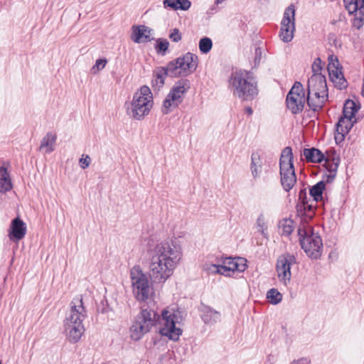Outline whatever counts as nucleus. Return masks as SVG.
Here are the masks:
<instances>
[{
    "instance_id": "4",
    "label": "nucleus",
    "mask_w": 364,
    "mask_h": 364,
    "mask_svg": "<svg viewBox=\"0 0 364 364\" xmlns=\"http://www.w3.org/2000/svg\"><path fill=\"white\" fill-rule=\"evenodd\" d=\"M229 88L242 100H252L258 94L257 82L250 72L237 70L229 78Z\"/></svg>"
},
{
    "instance_id": "41",
    "label": "nucleus",
    "mask_w": 364,
    "mask_h": 364,
    "mask_svg": "<svg viewBox=\"0 0 364 364\" xmlns=\"http://www.w3.org/2000/svg\"><path fill=\"white\" fill-rule=\"evenodd\" d=\"M280 173H287L294 170L293 161H279Z\"/></svg>"
},
{
    "instance_id": "37",
    "label": "nucleus",
    "mask_w": 364,
    "mask_h": 364,
    "mask_svg": "<svg viewBox=\"0 0 364 364\" xmlns=\"http://www.w3.org/2000/svg\"><path fill=\"white\" fill-rule=\"evenodd\" d=\"M281 228L282 230V235L289 236L293 232V221L291 220L285 219L281 222Z\"/></svg>"
},
{
    "instance_id": "17",
    "label": "nucleus",
    "mask_w": 364,
    "mask_h": 364,
    "mask_svg": "<svg viewBox=\"0 0 364 364\" xmlns=\"http://www.w3.org/2000/svg\"><path fill=\"white\" fill-rule=\"evenodd\" d=\"M303 155L309 163L320 164L326 159L325 154L315 147L305 148L303 150Z\"/></svg>"
},
{
    "instance_id": "46",
    "label": "nucleus",
    "mask_w": 364,
    "mask_h": 364,
    "mask_svg": "<svg viewBox=\"0 0 364 364\" xmlns=\"http://www.w3.org/2000/svg\"><path fill=\"white\" fill-rule=\"evenodd\" d=\"M312 72L314 73L313 75H322L321 70H322V66H321V60L319 58H317L311 66Z\"/></svg>"
},
{
    "instance_id": "24",
    "label": "nucleus",
    "mask_w": 364,
    "mask_h": 364,
    "mask_svg": "<svg viewBox=\"0 0 364 364\" xmlns=\"http://www.w3.org/2000/svg\"><path fill=\"white\" fill-rule=\"evenodd\" d=\"M304 211L296 213L300 218V224H309V221H311L315 215V206L307 203L304 205Z\"/></svg>"
},
{
    "instance_id": "35",
    "label": "nucleus",
    "mask_w": 364,
    "mask_h": 364,
    "mask_svg": "<svg viewBox=\"0 0 364 364\" xmlns=\"http://www.w3.org/2000/svg\"><path fill=\"white\" fill-rule=\"evenodd\" d=\"M200 51L202 53H208L213 47L212 40L208 37H203L199 41L198 43Z\"/></svg>"
},
{
    "instance_id": "29",
    "label": "nucleus",
    "mask_w": 364,
    "mask_h": 364,
    "mask_svg": "<svg viewBox=\"0 0 364 364\" xmlns=\"http://www.w3.org/2000/svg\"><path fill=\"white\" fill-rule=\"evenodd\" d=\"M204 269L210 273L220 274L225 276H230L231 267L224 264H205Z\"/></svg>"
},
{
    "instance_id": "44",
    "label": "nucleus",
    "mask_w": 364,
    "mask_h": 364,
    "mask_svg": "<svg viewBox=\"0 0 364 364\" xmlns=\"http://www.w3.org/2000/svg\"><path fill=\"white\" fill-rule=\"evenodd\" d=\"M107 61L105 58H99L96 60L95 64L92 66L91 70L93 73L102 70L106 65Z\"/></svg>"
},
{
    "instance_id": "42",
    "label": "nucleus",
    "mask_w": 364,
    "mask_h": 364,
    "mask_svg": "<svg viewBox=\"0 0 364 364\" xmlns=\"http://www.w3.org/2000/svg\"><path fill=\"white\" fill-rule=\"evenodd\" d=\"M246 260L242 258H237L235 260V264L232 266V268H235V272H243L246 268Z\"/></svg>"
},
{
    "instance_id": "14",
    "label": "nucleus",
    "mask_w": 364,
    "mask_h": 364,
    "mask_svg": "<svg viewBox=\"0 0 364 364\" xmlns=\"http://www.w3.org/2000/svg\"><path fill=\"white\" fill-rule=\"evenodd\" d=\"M26 233V223L19 218L16 217L11 220L9 237L13 241H18L23 238Z\"/></svg>"
},
{
    "instance_id": "31",
    "label": "nucleus",
    "mask_w": 364,
    "mask_h": 364,
    "mask_svg": "<svg viewBox=\"0 0 364 364\" xmlns=\"http://www.w3.org/2000/svg\"><path fill=\"white\" fill-rule=\"evenodd\" d=\"M259 161L260 159L257 154H252L250 170L254 178H258L262 172V165Z\"/></svg>"
},
{
    "instance_id": "19",
    "label": "nucleus",
    "mask_w": 364,
    "mask_h": 364,
    "mask_svg": "<svg viewBox=\"0 0 364 364\" xmlns=\"http://www.w3.org/2000/svg\"><path fill=\"white\" fill-rule=\"evenodd\" d=\"M326 159L323 160L324 166L328 172L337 173V170L340 164V157L336 155L333 151L331 154L326 152Z\"/></svg>"
},
{
    "instance_id": "6",
    "label": "nucleus",
    "mask_w": 364,
    "mask_h": 364,
    "mask_svg": "<svg viewBox=\"0 0 364 364\" xmlns=\"http://www.w3.org/2000/svg\"><path fill=\"white\" fill-rule=\"evenodd\" d=\"M153 106V97L149 87L144 85L136 92L132 101L127 106V113L137 120L149 114Z\"/></svg>"
},
{
    "instance_id": "50",
    "label": "nucleus",
    "mask_w": 364,
    "mask_h": 364,
    "mask_svg": "<svg viewBox=\"0 0 364 364\" xmlns=\"http://www.w3.org/2000/svg\"><path fill=\"white\" fill-rule=\"evenodd\" d=\"M311 360L309 358L303 357L299 359L293 360L290 364H310Z\"/></svg>"
},
{
    "instance_id": "58",
    "label": "nucleus",
    "mask_w": 364,
    "mask_h": 364,
    "mask_svg": "<svg viewBox=\"0 0 364 364\" xmlns=\"http://www.w3.org/2000/svg\"><path fill=\"white\" fill-rule=\"evenodd\" d=\"M225 0H215V3L217 4H221L222 2H223Z\"/></svg>"
},
{
    "instance_id": "32",
    "label": "nucleus",
    "mask_w": 364,
    "mask_h": 364,
    "mask_svg": "<svg viewBox=\"0 0 364 364\" xmlns=\"http://www.w3.org/2000/svg\"><path fill=\"white\" fill-rule=\"evenodd\" d=\"M326 101L324 100L323 97H321V100L314 98L312 96H307L306 97L307 105L314 112H318L322 109Z\"/></svg>"
},
{
    "instance_id": "36",
    "label": "nucleus",
    "mask_w": 364,
    "mask_h": 364,
    "mask_svg": "<svg viewBox=\"0 0 364 364\" xmlns=\"http://www.w3.org/2000/svg\"><path fill=\"white\" fill-rule=\"evenodd\" d=\"M169 43L166 39L159 38L156 40L155 45V50L158 54L164 55L166 52L168 50Z\"/></svg>"
},
{
    "instance_id": "56",
    "label": "nucleus",
    "mask_w": 364,
    "mask_h": 364,
    "mask_svg": "<svg viewBox=\"0 0 364 364\" xmlns=\"http://www.w3.org/2000/svg\"><path fill=\"white\" fill-rule=\"evenodd\" d=\"M245 112L247 113L248 115H252L253 113V110L250 107H247L245 109Z\"/></svg>"
},
{
    "instance_id": "26",
    "label": "nucleus",
    "mask_w": 364,
    "mask_h": 364,
    "mask_svg": "<svg viewBox=\"0 0 364 364\" xmlns=\"http://www.w3.org/2000/svg\"><path fill=\"white\" fill-rule=\"evenodd\" d=\"M360 109V105H357L353 100H348L343 105L342 117L354 119L355 113Z\"/></svg>"
},
{
    "instance_id": "8",
    "label": "nucleus",
    "mask_w": 364,
    "mask_h": 364,
    "mask_svg": "<svg viewBox=\"0 0 364 364\" xmlns=\"http://www.w3.org/2000/svg\"><path fill=\"white\" fill-rule=\"evenodd\" d=\"M189 88V81L186 79L178 80L163 102L162 112L167 114L171 107H177L183 100V95Z\"/></svg>"
},
{
    "instance_id": "54",
    "label": "nucleus",
    "mask_w": 364,
    "mask_h": 364,
    "mask_svg": "<svg viewBox=\"0 0 364 364\" xmlns=\"http://www.w3.org/2000/svg\"><path fill=\"white\" fill-rule=\"evenodd\" d=\"M336 176V173L329 172V174L327 176V182H331Z\"/></svg>"
},
{
    "instance_id": "22",
    "label": "nucleus",
    "mask_w": 364,
    "mask_h": 364,
    "mask_svg": "<svg viewBox=\"0 0 364 364\" xmlns=\"http://www.w3.org/2000/svg\"><path fill=\"white\" fill-rule=\"evenodd\" d=\"M281 175V184L284 190L289 192L294 186L296 182V177L295 170L289 171L287 173H280Z\"/></svg>"
},
{
    "instance_id": "9",
    "label": "nucleus",
    "mask_w": 364,
    "mask_h": 364,
    "mask_svg": "<svg viewBox=\"0 0 364 364\" xmlns=\"http://www.w3.org/2000/svg\"><path fill=\"white\" fill-rule=\"evenodd\" d=\"M306 98L302 84L295 82L286 97L287 107L294 114L301 112L304 108Z\"/></svg>"
},
{
    "instance_id": "18",
    "label": "nucleus",
    "mask_w": 364,
    "mask_h": 364,
    "mask_svg": "<svg viewBox=\"0 0 364 364\" xmlns=\"http://www.w3.org/2000/svg\"><path fill=\"white\" fill-rule=\"evenodd\" d=\"M295 9L293 5L289 6L284 11L283 19L281 23V29H295Z\"/></svg>"
},
{
    "instance_id": "52",
    "label": "nucleus",
    "mask_w": 364,
    "mask_h": 364,
    "mask_svg": "<svg viewBox=\"0 0 364 364\" xmlns=\"http://www.w3.org/2000/svg\"><path fill=\"white\" fill-rule=\"evenodd\" d=\"M329 41H331V44L334 46L336 48H341V42L338 40L334 35H331L328 38Z\"/></svg>"
},
{
    "instance_id": "59",
    "label": "nucleus",
    "mask_w": 364,
    "mask_h": 364,
    "mask_svg": "<svg viewBox=\"0 0 364 364\" xmlns=\"http://www.w3.org/2000/svg\"><path fill=\"white\" fill-rule=\"evenodd\" d=\"M0 364H2L1 361H0Z\"/></svg>"
},
{
    "instance_id": "40",
    "label": "nucleus",
    "mask_w": 364,
    "mask_h": 364,
    "mask_svg": "<svg viewBox=\"0 0 364 364\" xmlns=\"http://www.w3.org/2000/svg\"><path fill=\"white\" fill-rule=\"evenodd\" d=\"M294 159V156L292 153V149L289 146L285 147L281 154V157L279 159V161H291Z\"/></svg>"
},
{
    "instance_id": "16",
    "label": "nucleus",
    "mask_w": 364,
    "mask_h": 364,
    "mask_svg": "<svg viewBox=\"0 0 364 364\" xmlns=\"http://www.w3.org/2000/svg\"><path fill=\"white\" fill-rule=\"evenodd\" d=\"M307 88L321 90L322 94L328 92L326 79L323 75H312L308 80Z\"/></svg>"
},
{
    "instance_id": "13",
    "label": "nucleus",
    "mask_w": 364,
    "mask_h": 364,
    "mask_svg": "<svg viewBox=\"0 0 364 364\" xmlns=\"http://www.w3.org/2000/svg\"><path fill=\"white\" fill-rule=\"evenodd\" d=\"M153 29L145 25H134L132 27L131 39L136 43L151 42L154 40L151 37Z\"/></svg>"
},
{
    "instance_id": "39",
    "label": "nucleus",
    "mask_w": 364,
    "mask_h": 364,
    "mask_svg": "<svg viewBox=\"0 0 364 364\" xmlns=\"http://www.w3.org/2000/svg\"><path fill=\"white\" fill-rule=\"evenodd\" d=\"M257 227L258 231L261 232L264 237H267V225L264 221V218L262 215H260L257 220Z\"/></svg>"
},
{
    "instance_id": "12",
    "label": "nucleus",
    "mask_w": 364,
    "mask_h": 364,
    "mask_svg": "<svg viewBox=\"0 0 364 364\" xmlns=\"http://www.w3.org/2000/svg\"><path fill=\"white\" fill-rule=\"evenodd\" d=\"M178 66L182 77H186L195 72L198 67V59L196 54L188 52L182 56L177 58Z\"/></svg>"
},
{
    "instance_id": "49",
    "label": "nucleus",
    "mask_w": 364,
    "mask_h": 364,
    "mask_svg": "<svg viewBox=\"0 0 364 364\" xmlns=\"http://www.w3.org/2000/svg\"><path fill=\"white\" fill-rule=\"evenodd\" d=\"M221 259H222L223 264L227 265L228 267H231V269H230L231 272H235V268H232L233 267L232 266L235 264L236 259L226 257H222Z\"/></svg>"
},
{
    "instance_id": "57",
    "label": "nucleus",
    "mask_w": 364,
    "mask_h": 364,
    "mask_svg": "<svg viewBox=\"0 0 364 364\" xmlns=\"http://www.w3.org/2000/svg\"><path fill=\"white\" fill-rule=\"evenodd\" d=\"M361 95L364 97V78H363V88L361 91Z\"/></svg>"
},
{
    "instance_id": "27",
    "label": "nucleus",
    "mask_w": 364,
    "mask_h": 364,
    "mask_svg": "<svg viewBox=\"0 0 364 364\" xmlns=\"http://www.w3.org/2000/svg\"><path fill=\"white\" fill-rule=\"evenodd\" d=\"M326 188L325 182L321 181L314 185L309 190V194L313 198L314 202L323 201V193Z\"/></svg>"
},
{
    "instance_id": "53",
    "label": "nucleus",
    "mask_w": 364,
    "mask_h": 364,
    "mask_svg": "<svg viewBox=\"0 0 364 364\" xmlns=\"http://www.w3.org/2000/svg\"><path fill=\"white\" fill-rule=\"evenodd\" d=\"M363 21H359V20H357L355 18H354V21H353V26L354 27H356L358 29H360L363 25Z\"/></svg>"
},
{
    "instance_id": "25",
    "label": "nucleus",
    "mask_w": 364,
    "mask_h": 364,
    "mask_svg": "<svg viewBox=\"0 0 364 364\" xmlns=\"http://www.w3.org/2000/svg\"><path fill=\"white\" fill-rule=\"evenodd\" d=\"M57 136L52 132H48L42 139L40 145L41 150H45L46 153H51L53 150V146L55 143Z\"/></svg>"
},
{
    "instance_id": "10",
    "label": "nucleus",
    "mask_w": 364,
    "mask_h": 364,
    "mask_svg": "<svg viewBox=\"0 0 364 364\" xmlns=\"http://www.w3.org/2000/svg\"><path fill=\"white\" fill-rule=\"evenodd\" d=\"M296 259L294 255L285 253L280 255L277 261L276 271L279 280L287 285L291 281V265L296 264Z\"/></svg>"
},
{
    "instance_id": "21",
    "label": "nucleus",
    "mask_w": 364,
    "mask_h": 364,
    "mask_svg": "<svg viewBox=\"0 0 364 364\" xmlns=\"http://www.w3.org/2000/svg\"><path fill=\"white\" fill-rule=\"evenodd\" d=\"M163 4L165 8H171L175 11H187L191 6L189 0H164Z\"/></svg>"
},
{
    "instance_id": "7",
    "label": "nucleus",
    "mask_w": 364,
    "mask_h": 364,
    "mask_svg": "<svg viewBox=\"0 0 364 364\" xmlns=\"http://www.w3.org/2000/svg\"><path fill=\"white\" fill-rule=\"evenodd\" d=\"M130 278L133 294L136 300L144 301L148 299L151 291L149 282L139 266H134L131 269Z\"/></svg>"
},
{
    "instance_id": "28",
    "label": "nucleus",
    "mask_w": 364,
    "mask_h": 364,
    "mask_svg": "<svg viewBox=\"0 0 364 364\" xmlns=\"http://www.w3.org/2000/svg\"><path fill=\"white\" fill-rule=\"evenodd\" d=\"M357 122V119H351L345 117L341 116L336 126V130L340 132H344L347 134L349 133L353 125Z\"/></svg>"
},
{
    "instance_id": "15",
    "label": "nucleus",
    "mask_w": 364,
    "mask_h": 364,
    "mask_svg": "<svg viewBox=\"0 0 364 364\" xmlns=\"http://www.w3.org/2000/svg\"><path fill=\"white\" fill-rule=\"evenodd\" d=\"M199 311L201 319L207 325H214L220 321V313L210 306L201 304Z\"/></svg>"
},
{
    "instance_id": "38",
    "label": "nucleus",
    "mask_w": 364,
    "mask_h": 364,
    "mask_svg": "<svg viewBox=\"0 0 364 364\" xmlns=\"http://www.w3.org/2000/svg\"><path fill=\"white\" fill-rule=\"evenodd\" d=\"M294 30L295 29H288L286 28L280 29L279 36L281 39L285 43L290 42L293 38V33Z\"/></svg>"
},
{
    "instance_id": "34",
    "label": "nucleus",
    "mask_w": 364,
    "mask_h": 364,
    "mask_svg": "<svg viewBox=\"0 0 364 364\" xmlns=\"http://www.w3.org/2000/svg\"><path fill=\"white\" fill-rule=\"evenodd\" d=\"M309 203L306 188L301 189L299 193L298 203L296 204V213L304 211V205Z\"/></svg>"
},
{
    "instance_id": "23",
    "label": "nucleus",
    "mask_w": 364,
    "mask_h": 364,
    "mask_svg": "<svg viewBox=\"0 0 364 364\" xmlns=\"http://www.w3.org/2000/svg\"><path fill=\"white\" fill-rule=\"evenodd\" d=\"M168 76L164 67L156 68L153 73L152 86L161 88L164 86L166 77Z\"/></svg>"
},
{
    "instance_id": "30",
    "label": "nucleus",
    "mask_w": 364,
    "mask_h": 364,
    "mask_svg": "<svg viewBox=\"0 0 364 364\" xmlns=\"http://www.w3.org/2000/svg\"><path fill=\"white\" fill-rule=\"evenodd\" d=\"M178 60L177 58L170 61L166 66L164 67L167 74L171 77H182V73L178 66Z\"/></svg>"
},
{
    "instance_id": "47",
    "label": "nucleus",
    "mask_w": 364,
    "mask_h": 364,
    "mask_svg": "<svg viewBox=\"0 0 364 364\" xmlns=\"http://www.w3.org/2000/svg\"><path fill=\"white\" fill-rule=\"evenodd\" d=\"M169 38L175 43L180 41L181 40V33L179 30L178 28L172 29L169 34Z\"/></svg>"
},
{
    "instance_id": "5",
    "label": "nucleus",
    "mask_w": 364,
    "mask_h": 364,
    "mask_svg": "<svg viewBox=\"0 0 364 364\" xmlns=\"http://www.w3.org/2000/svg\"><path fill=\"white\" fill-rule=\"evenodd\" d=\"M298 235L301 248L308 257L311 259L320 257L323 249V242L318 232H314V228L309 224H299Z\"/></svg>"
},
{
    "instance_id": "2",
    "label": "nucleus",
    "mask_w": 364,
    "mask_h": 364,
    "mask_svg": "<svg viewBox=\"0 0 364 364\" xmlns=\"http://www.w3.org/2000/svg\"><path fill=\"white\" fill-rule=\"evenodd\" d=\"M149 276L155 283H164L173 273L182 255L181 243L176 238L164 240L154 247L149 245Z\"/></svg>"
},
{
    "instance_id": "51",
    "label": "nucleus",
    "mask_w": 364,
    "mask_h": 364,
    "mask_svg": "<svg viewBox=\"0 0 364 364\" xmlns=\"http://www.w3.org/2000/svg\"><path fill=\"white\" fill-rule=\"evenodd\" d=\"M80 167L83 169L87 168L90 164V158L88 156H86L85 158H81L79 161Z\"/></svg>"
},
{
    "instance_id": "11",
    "label": "nucleus",
    "mask_w": 364,
    "mask_h": 364,
    "mask_svg": "<svg viewBox=\"0 0 364 364\" xmlns=\"http://www.w3.org/2000/svg\"><path fill=\"white\" fill-rule=\"evenodd\" d=\"M328 60V72L331 80L338 89L343 90L346 88L348 82L344 77L342 72L343 68L340 64L337 56L333 54L329 55Z\"/></svg>"
},
{
    "instance_id": "48",
    "label": "nucleus",
    "mask_w": 364,
    "mask_h": 364,
    "mask_svg": "<svg viewBox=\"0 0 364 364\" xmlns=\"http://www.w3.org/2000/svg\"><path fill=\"white\" fill-rule=\"evenodd\" d=\"M348 134L344 132L336 131L335 133L334 139L336 144H341L345 139L346 136Z\"/></svg>"
},
{
    "instance_id": "43",
    "label": "nucleus",
    "mask_w": 364,
    "mask_h": 364,
    "mask_svg": "<svg viewBox=\"0 0 364 364\" xmlns=\"http://www.w3.org/2000/svg\"><path fill=\"white\" fill-rule=\"evenodd\" d=\"M307 90H308V95L307 96H312L314 97V98H317V99H321V97H323L324 98V100H328V92H326V95L325 94H322L321 92V90H312V89H309V88H307Z\"/></svg>"
},
{
    "instance_id": "1",
    "label": "nucleus",
    "mask_w": 364,
    "mask_h": 364,
    "mask_svg": "<svg viewBox=\"0 0 364 364\" xmlns=\"http://www.w3.org/2000/svg\"><path fill=\"white\" fill-rule=\"evenodd\" d=\"M177 320L178 316L175 312L164 309L160 316L154 307L149 304H144L141 306L140 313L136 316L130 328L131 337L134 341L139 340L159 321L162 326L159 328V333L168 337L170 340L176 341L182 334V330L176 326Z\"/></svg>"
},
{
    "instance_id": "55",
    "label": "nucleus",
    "mask_w": 364,
    "mask_h": 364,
    "mask_svg": "<svg viewBox=\"0 0 364 364\" xmlns=\"http://www.w3.org/2000/svg\"><path fill=\"white\" fill-rule=\"evenodd\" d=\"M255 55H256V56H255V62L257 61V60L259 61L260 60V58H261L260 57L261 56V50H260L259 48H257L255 49Z\"/></svg>"
},
{
    "instance_id": "3",
    "label": "nucleus",
    "mask_w": 364,
    "mask_h": 364,
    "mask_svg": "<svg viewBox=\"0 0 364 364\" xmlns=\"http://www.w3.org/2000/svg\"><path fill=\"white\" fill-rule=\"evenodd\" d=\"M87 317V311L81 297L74 298L70 303V311L65 320V328L68 339L72 343H77L85 331L82 321Z\"/></svg>"
},
{
    "instance_id": "20",
    "label": "nucleus",
    "mask_w": 364,
    "mask_h": 364,
    "mask_svg": "<svg viewBox=\"0 0 364 364\" xmlns=\"http://www.w3.org/2000/svg\"><path fill=\"white\" fill-rule=\"evenodd\" d=\"M13 188L11 180L7 169L4 166L0 167V192L6 193Z\"/></svg>"
},
{
    "instance_id": "45",
    "label": "nucleus",
    "mask_w": 364,
    "mask_h": 364,
    "mask_svg": "<svg viewBox=\"0 0 364 364\" xmlns=\"http://www.w3.org/2000/svg\"><path fill=\"white\" fill-rule=\"evenodd\" d=\"M358 12L355 18L361 21H364V0L358 1Z\"/></svg>"
},
{
    "instance_id": "33",
    "label": "nucleus",
    "mask_w": 364,
    "mask_h": 364,
    "mask_svg": "<svg viewBox=\"0 0 364 364\" xmlns=\"http://www.w3.org/2000/svg\"><path fill=\"white\" fill-rule=\"evenodd\" d=\"M282 294L274 288H272L267 292V299L269 303L273 305H277L282 300Z\"/></svg>"
}]
</instances>
